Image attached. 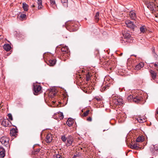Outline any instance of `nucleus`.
Masks as SVG:
<instances>
[{
    "label": "nucleus",
    "mask_w": 158,
    "mask_h": 158,
    "mask_svg": "<svg viewBox=\"0 0 158 158\" xmlns=\"http://www.w3.org/2000/svg\"><path fill=\"white\" fill-rule=\"evenodd\" d=\"M127 99L128 101H133L136 103H139L141 104H143L144 103V99L141 96H134L132 95L128 96Z\"/></svg>",
    "instance_id": "nucleus-1"
},
{
    "label": "nucleus",
    "mask_w": 158,
    "mask_h": 158,
    "mask_svg": "<svg viewBox=\"0 0 158 158\" xmlns=\"http://www.w3.org/2000/svg\"><path fill=\"white\" fill-rule=\"evenodd\" d=\"M66 28L70 31H77L78 28V25L73 23L70 22L66 24Z\"/></svg>",
    "instance_id": "nucleus-2"
},
{
    "label": "nucleus",
    "mask_w": 158,
    "mask_h": 158,
    "mask_svg": "<svg viewBox=\"0 0 158 158\" xmlns=\"http://www.w3.org/2000/svg\"><path fill=\"white\" fill-rule=\"evenodd\" d=\"M61 52L60 54L63 58H67L70 55L69 50L67 46L63 47L61 49Z\"/></svg>",
    "instance_id": "nucleus-3"
},
{
    "label": "nucleus",
    "mask_w": 158,
    "mask_h": 158,
    "mask_svg": "<svg viewBox=\"0 0 158 158\" xmlns=\"http://www.w3.org/2000/svg\"><path fill=\"white\" fill-rule=\"evenodd\" d=\"M42 87L39 84H35L33 85V93L35 95H37L42 92Z\"/></svg>",
    "instance_id": "nucleus-4"
},
{
    "label": "nucleus",
    "mask_w": 158,
    "mask_h": 158,
    "mask_svg": "<svg viewBox=\"0 0 158 158\" xmlns=\"http://www.w3.org/2000/svg\"><path fill=\"white\" fill-rule=\"evenodd\" d=\"M112 103L116 106L121 105L123 104L122 99L120 97L115 96L112 98Z\"/></svg>",
    "instance_id": "nucleus-5"
},
{
    "label": "nucleus",
    "mask_w": 158,
    "mask_h": 158,
    "mask_svg": "<svg viewBox=\"0 0 158 158\" xmlns=\"http://www.w3.org/2000/svg\"><path fill=\"white\" fill-rule=\"evenodd\" d=\"M81 72L82 73H84L85 75V80L86 81H89L90 80V78L92 76L91 73H87V71L85 69H80V73Z\"/></svg>",
    "instance_id": "nucleus-6"
},
{
    "label": "nucleus",
    "mask_w": 158,
    "mask_h": 158,
    "mask_svg": "<svg viewBox=\"0 0 158 158\" xmlns=\"http://www.w3.org/2000/svg\"><path fill=\"white\" fill-rule=\"evenodd\" d=\"M0 141L2 144L6 147L9 144V139L7 137L3 136L0 138Z\"/></svg>",
    "instance_id": "nucleus-7"
},
{
    "label": "nucleus",
    "mask_w": 158,
    "mask_h": 158,
    "mask_svg": "<svg viewBox=\"0 0 158 158\" xmlns=\"http://www.w3.org/2000/svg\"><path fill=\"white\" fill-rule=\"evenodd\" d=\"M150 150L153 155H156L158 153V145H152Z\"/></svg>",
    "instance_id": "nucleus-8"
},
{
    "label": "nucleus",
    "mask_w": 158,
    "mask_h": 158,
    "mask_svg": "<svg viewBox=\"0 0 158 158\" xmlns=\"http://www.w3.org/2000/svg\"><path fill=\"white\" fill-rule=\"evenodd\" d=\"M146 2L147 3V6L148 8L150 10L152 11L155 10V6L153 2H151L148 1H146Z\"/></svg>",
    "instance_id": "nucleus-9"
},
{
    "label": "nucleus",
    "mask_w": 158,
    "mask_h": 158,
    "mask_svg": "<svg viewBox=\"0 0 158 158\" xmlns=\"http://www.w3.org/2000/svg\"><path fill=\"white\" fill-rule=\"evenodd\" d=\"M73 138L71 135H69L67 137V142L66 145L67 147H69L71 146L73 142Z\"/></svg>",
    "instance_id": "nucleus-10"
},
{
    "label": "nucleus",
    "mask_w": 158,
    "mask_h": 158,
    "mask_svg": "<svg viewBox=\"0 0 158 158\" xmlns=\"http://www.w3.org/2000/svg\"><path fill=\"white\" fill-rule=\"evenodd\" d=\"M125 23L127 27L130 28L132 29H134L135 27V25L134 24L133 22L130 20L126 21Z\"/></svg>",
    "instance_id": "nucleus-11"
},
{
    "label": "nucleus",
    "mask_w": 158,
    "mask_h": 158,
    "mask_svg": "<svg viewBox=\"0 0 158 158\" xmlns=\"http://www.w3.org/2000/svg\"><path fill=\"white\" fill-rule=\"evenodd\" d=\"M123 37L128 40H130L131 41H132L133 38L131 37L129 32H125L123 34Z\"/></svg>",
    "instance_id": "nucleus-12"
},
{
    "label": "nucleus",
    "mask_w": 158,
    "mask_h": 158,
    "mask_svg": "<svg viewBox=\"0 0 158 158\" xmlns=\"http://www.w3.org/2000/svg\"><path fill=\"white\" fill-rule=\"evenodd\" d=\"M150 75L151 77L152 80H155L156 78V73L155 71L152 70H150Z\"/></svg>",
    "instance_id": "nucleus-13"
},
{
    "label": "nucleus",
    "mask_w": 158,
    "mask_h": 158,
    "mask_svg": "<svg viewBox=\"0 0 158 158\" xmlns=\"http://www.w3.org/2000/svg\"><path fill=\"white\" fill-rule=\"evenodd\" d=\"M129 16L132 20H135L136 18V14L134 11H130L129 12Z\"/></svg>",
    "instance_id": "nucleus-14"
},
{
    "label": "nucleus",
    "mask_w": 158,
    "mask_h": 158,
    "mask_svg": "<svg viewBox=\"0 0 158 158\" xmlns=\"http://www.w3.org/2000/svg\"><path fill=\"white\" fill-rule=\"evenodd\" d=\"M139 144L136 142L134 143H132L131 145V148L132 149H135L137 150H139L140 149V148L139 147Z\"/></svg>",
    "instance_id": "nucleus-15"
},
{
    "label": "nucleus",
    "mask_w": 158,
    "mask_h": 158,
    "mask_svg": "<svg viewBox=\"0 0 158 158\" xmlns=\"http://www.w3.org/2000/svg\"><path fill=\"white\" fill-rule=\"evenodd\" d=\"M17 129L15 128H12L10 131V135L12 136H16L17 135Z\"/></svg>",
    "instance_id": "nucleus-16"
},
{
    "label": "nucleus",
    "mask_w": 158,
    "mask_h": 158,
    "mask_svg": "<svg viewBox=\"0 0 158 158\" xmlns=\"http://www.w3.org/2000/svg\"><path fill=\"white\" fill-rule=\"evenodd\" d=\"M5 156V151L2 147L0 146V157H4Z\"/></svg>",
    "instance_id": "nucleus-17"
},
{
    "label": "nucleus",
    "mask_w": 158,
    "mask_h": 158,
    "mask_svg": "<svg viewBox=\"0 0 158 158\" xmlns=\"http://www.w3.org/2000/svg\"><path fill=\"white\" fill-rule=\"evenodd\" d=\"M9 121L8 119H4L1 123V125L4 127H7L9 126Z\"/></svg>",
    "instance_id": "nucleus-18"
},
{
    "label": "nucleus",
    "mask_w": 158,
    "mask_h": 158,
    "mask_svg": "<svg viewBox=\"0 0 158 158\" xmlns=\"http://www.w3.org/2000/svg\"><path fill=\"white\" fill-rule=\"evenodd\" d=\"M52 140V137L51 134H48L46 137L45 141L47 143H50Z\"/></svg>",
    "instance_id": "nucleus-19"
},
{
    "label": "nucleus",
    "mask_w": 158,
    "mask_h": 158,
    "mask_svg": "<svg viewBox=\"0 0 158 158\" xmlns=\"http://www.w3.org/2000/svg\"><path fill=\"white\" fill-rule=\"evenodd\" d=\"M40 149H37L35 151H33L31 152L32 154L35 155H37V156L40 155L39 157H36L37 158H41L40 156Z\"/></svg>",
    "instance_id": "nucleus-20"
},
{
    "label": "nucleus",
    "mask_w": 158,
    "mask_h": 158,
    "mask_svg": "<svg viewBox=\"0 0 158 158\" xmlns=\"http://www.w3.org/2000/svg\"><path fill=\"white\" fill-rule=\"evenodd\" d=\"M120 40L121 43L123 44H126L127 43H131L132 42L130 40H128L123 37Z\"/></svg>",
    "instance_id": "nucleus-21"
},
{
    "label": "nucleus",
    "mask_w": 158,
    "mask_h": 158,
    "mask_svg": "<svg viewBox=\"0 0 158 158\" xmlns=\"http://www.w3.org/2000/svg\"><path fill=\"white\" fill-rule=\"evenodd\" d=\"M73 119L71 118H69L66 122V124L69 127H70L73 124Z\"/></svg>",
    "instance_id": "nucleus-22"
},
{
    "label": "nucleus",
    "mask_w": 158,
    "mask_h": 158,
    "mask_svg": "<svg viewBox=\"0 0 158 158\" xmlns=\"http://www.w3.org/2000/svg\"><path fill=\"white\" fill-rule=\"evenodd\" d=\"M139 30L141 33H144L147 31L146 27L145 26H143L140 27Z\"/></svg>",
    "instance_id": "nucleus-23"
},
{
    "label": "nucleus",
    "mask_w": 158,
    "mask_h": 158,
    "mask_svg": "<svg viewBox=\"0 0 158 158\" xmlns=\"http://www.w3.org/2000/svg\"><path fill=\"white\" fill-rule=\"evenodd\" d=\"M3 47V48L6 51H9L11 48L10 45L9 44H5Z\"/></svg>",
    "instance_id": "nucleus-24"
},
{
    "label": "nucleus",
    "mask_w": 158,
    "mask_h": 158,
    "mask_svg": "<svg viewBox=\"0 0 158 158\" xmlns=\"http://www.w3.org/2000/svg\"><path fill=\"white\" fill-rule=\"evenodd\" d=\"M143 66L144 64L143 63H139L138 65L136 66L135 68V70H138L142 68L143 67Z\"/></svg>",
    "instance_id": "nucleus-25"
},
{
    "label": "nucleus",
    "mask_w": 158,
    "mask_h": 158,
    "mask_svg": "<svg viewBox=\"0 0 158 158\" xmlns=\"http://www.w3.org/2000/svg\"><path fill=\"white\" fill-rule=\"evenodd\" d=\"M56 62V61L55 59H50L48 61L49 64L50 66H53L55 64Z\"/></svg>",
    "instance_id": "nucleus-26"
},
{
    "label": "nucleus",
    "mask_w": 158,
    "mask_h": 158,
    "mask_svg": "<svg viewBox=\"0 0 158 158\" xmlns=\"http://www.w3.org/2000/svg\"><path fill=\"white\" fill-rule=\"evenodd\" d=\"M79 72H77L74 75L75 78L76 79V82L77 83V84L78 86V83L79 81Z\"/></svg>",
    "instance_id": "nucleus-27"
},
{
    "label": "nucleus",
    "mask_w": 158,
    "mask_h": 158,
    "mask_svg": "<svg viewBox=\"0 0 158 158\" xmlns=\"http://www.w3.org/2000/svg\"><path fill=\"white\" fill-rule=\"evenodd\" d=\"M62 153H59L58 152L57 154H55L53 156V158H62V156L61 155Z\"/></svg>",
    "instance_id": "nucleus-28"
},
{
    "label": "nucleus",
    "mask_w": 158,
    "mask_h": 158,
    "mask_svg": "<svg viewBox=\"0 0 158 158\" xmlns=\"http://www.w3.org/2000/svg\"><path fill=\"white\" fill-rule=\"evenodd\" d=\"M144 139L143 136H140L138 137L136 139V142H142Z\"/></svg>",
    "instance_id": "nucleus-29"
},
{
    "label": "nucleus",
    "mask_w": 158,
    "mask_h": 158,
    "mask_svg": "<svg viewBox=\"0 0 158 158\" xmlns=\"http://www.w3.org/2000/svg\"><path fill=\"white\" fill-rule=\"evenodd\" d=\"M28 6L25 3H23V8L25 11H27L28 10Z\"/></svg>",
    "instance_id": "nucleus-30"
},
{
    "label": "nucleus",
    "mask_w": 158,
    "mask_h": 158,
    "mask_svg": "<svg viewBox=\"0 0 158 158\" xmlns=\"http://www.w3.org/2000/svg\"><path fill=\"white\" fill-rule=\"evenodd\" d=\"M37 3L38 5V9L40 10L42 9L43 7V6L42 5V0L38 1Z\"/></svg>",
    "instance_id": "nucleus-31"
},
{
    "label": "nucleus",
    "mask_w": 158,
    "mask_h": 158,
    "mask_svg": "<svg viewBox=\"0 0 158 158\" xmlns=\"http://www.w3.org/2000/svg\"><path fill=\"white\" fill-rule=\"evenodd\" d=\"M138 122L139 123H143L146 121V120L144 118L139 117L137 119Z\"/></svg>",
    "instance_id": "nucleus-32"
},
{
    "label": "nucleus",
    "mask_w": 158,
    "mask_h": 158,
    "mask_svg": "<svg viewBox=\"0 0 158 158\" xmlns=\"http://www.w3.org/2000/svg\"><path fill=\"white\" fill-rule=\"evenodd\" d=\"M61 2L63 4V5L65 7H68V0H60Z\"/></svg>",
    "instance_id": "nucleus-33"
},
{
    "label": "nucleus",
    "mask_w": 158,
    "mask_h": 158,
    "mask_svg": "<svg viewBox=\"0 0 158 158\" xmlns=\"http://www.w3.org/2000/svg\"><path fill=\"white\" fill-rule=\"evenodd\" d=\"M99 13L98 12L96 13L95 15V17H94L95 19V20L97 22L99 20Z\"/></svg>",
    "instance_id": "nucleus-34"
},
{
    "label": "nucleus",
    "mask_w": 158,
    "mask_h": 158,
    "mask_svg": "<svg viewBox=\"0 0 158 158\" xmlns=\"http://www.w3.org/2000/svg\"><path fill=\"white\" fill-rule=\"evenodd\" d=\"M61 139L63 142H65L67 140V137H66L64 135H62L61 137Z\"/></svg>",
    "instance_id": "nucleus-35"
},
{
    "label": "nucleus",
    "mask_w": 158,
    "mask_h": 158,
    "mask_svg": "<svg viewBox=\"0 0 158 158\" xmlns=\"http://www.w3.org/2000/svg\"><path fill=\"white\" fill-rule=\"evenodd\" d=\"M89 111V110H86L83 113L81 116L83 117L86 116L88 115Z\"/></svg>",
    "instance_id": "nucleus-36"
},
{
    "label": "nucleus",
    "mask_w": 158,
    "mask_h": 158,
    "mask_svg": "<svg viewBox=\"0 0 158 158\" xmlns=\"http://www.w3.org/2000/svg\"><path fill=\"white\" fill-rule=\"evenodd\" d=\"M151 50H152V54H153V56H154L156 57V53L155 52V50L154 48V47H153L152 48Z\"/></svg>",
    "instance_id": "nucleus-37"
},
{
    "label": "nucleus",
    "mask_w": 158,
    "mask_h": 158,
    "mask_svg": "<svg viewBox=\"0 0 158 158\" xmlns=\"http://www.w3.org/2000/svg\"><path fill=\"white\" fill-rule=\"evenodd\" d=\"M59 116L60 117V119H63L64 118L63 113L62 112H60L58 113Z\"/></svg>",
    "instance_id": "nucleus-38"
},
{
    "label": "nucleus",
    "mask_w": 158,
    "mask_h": 158,
    "mask_svg": "<svg viewBox=\"0 0 158 158\" xmlns=\"http://www.w3.org/2000/svg\"><path fill=\"white\" fill-rule=\"evenodd\" d=\"M63 98L64 99H65L66 100V99H68L67 98V95L66 93H64L63 94Z\"/></svg>",
    "instance_id": "nucleus-39"
},
{
    "label": "nucleus",
    "mask_w": 158,
    "mask_h": 158,
    "mask_svg": "<svg viewBox=\"0 0 158 158\" xmlns=\"http://www.w3.org/2000/svg\"><path fill=\"white\" fill-rule=\"evenodd\" d=\"M26 15L25 14H22L20 15V17L22 19H24L26 18Z\"/></svg>",
    "instance_id": "nucleus-40"
},
{
    "label": "nucleus",
    "mask_w": 158,
    "mask_h": 158,
    "mask_svg": "<svg viewBox=\"0 0 158 158\" xmlns=\"http://www.w3.org/2000/svg\"><path fill=\"white\" fill-rule=\"evenodd\" d=\"M50 2L52 5L55 4V0H50Z\"/></svg>",
    "instance_id": "nucleus-41"
},
{
    "label": "nucleus",
    "mask_w": 158,
    "mask_h": 158,
    "mask_svg": "<svg viewBox=\"0 0 158 158\" xmlns=\"http://www.w3.org/2000/svg\"><path fill=\"white\" fill-rule=\"evenodd\" d=\"M7 116H8V117H9V119L10 120H13V118H12V115L11 114H10V113L8 114L7 115Z\"/></svg>",
    "instance_id": "nucleus-42"
},
{
    "label": "nucleus",
    "mask_w": 158,
    "mask_h": 158,
    "mask_svg": "<svg viewBox=\"0 0 158 158\" xmlns=\"http://www.w3.org/2000/svg\"><path fill=\"white\" fill-rule=\"evenodd\" d=\"M94 99H95L98 102H100L101 101V99L99 97H96L94 98Z\"/></svg>",
    "instance_id": "nucleus-43"
},
{
    "label": "nucleus",
    "mask_w": 158,
    "mask_h": 158,
    "mask_svg": "<svg viewBox=\"0 0 158 158\" xmlns=\"http://www.w3.org/2000/svg\"><path fill=\"white\" fill-rule=\"evenodd\" d=\"M50 97H52V98H53L56 95V94L55 93L52 92L50 94Z\"/></svg>",
    "instance_id": "nucleus-44"
},
{
    "label": "nucleus",
    "mask_w": 158,
    "mask_h": 158,
    "mask_svg": "<svg viewBox=\"0 0 158 158\" xmlns=\"http://www.w3.org/2000/svg\"><path fill=\"white\" fill-rule=\"evenodd\" d=\"M87 120L89 122H91L92 120V118L91 117H89L87 118Z\"/></svg>",
    "instance_id": "nucleus-45"
},
{
    "label": "nucleus",
    "mask_w": 158,
    "mask_h": 158,
    "mask_svg": "<svg viewBox=\"0 0 158 158\" xmlns=\"http://www.w3.org/2000/svg\"><path fill=\"white\" fill-rule=\"evenodd\" d=\"M73 158H79V156H78V154H76V155H74Z\"/></svg>",
    "instance_id": "nucleus-46"
},
{
    "label": "nucleus",
    "mask_w": 158,
    "mask_h": 158,
    "mask_svg": "<svg viewBox=\"0 0 158 158\" xmlns=\"http://www.w3.org/2000/svg\"><path fill=\"white\" fill-rule=\"evenodd\" d=\"M96 55H98L99 54V51L98 50L96 49Z\"/></svg>",
    "instance_id": "nucleus-47"
},
{
    "label": "nucleus",
    "mask_w": 158,
    "mask_h": 158,
    "mask_svg": "<svg viewBox=\"0 0 158 158\" xmlns=\"http://www.w3.org/2000/svg\"><path fill=\"white\" fill-rule=\"evenodd\" d=\"M81 88V90L82 91H84V92H85L86 93L87 92V91H85V90H83L81 88Z\"/></svg>",
    "instance_id": "nucleus-48"
},
{
    "label": "nucleus",
    "mask_w": 158,
    "mask_h": 158,
    "mask_svg": "<svg viewBox=\"0 0 158 158\" xmlns=\"http://www.w3.org/2000/svg\"><path fill=\"white\" fill-rule=\"evenodd\" d=\"M154 66L155 67H157L158 66L157 64H156V63H155L154 64Z\"/></svg>",
    "instance_id": "nucleus-49"
},
{
    "label": "nucleus",
    "mask_w": 158,
    "mask_h": 158,
    "mask_svg": "<svg viewBox=\"0 0 158 158\" xmlns=\"http://www.w3.org/2000/svg\"><path fill=\"white\" fill-rule=\"evenodd\" d=\"M107 86H105V89H104L105 90L106 89H107Z\"/></svg>",
    "instance_id": "nucleus-50"
},
{
    "label": "nucleus",
    "mask_w": 158,
    "mask_h": 158,
    "mask_svg": "<svg viewBox=\"0 0 158 158\" xmlns=\"http://www.w3.org/2000/svg\"><path fill=\"white\" fill-rule=\"evenodd\" d=\"M108 129H106L103 130V131L104 132V131H107V130Z\"/></svg>",
    "instance_id": "nucleus-51"
},
{
    "label": "nucleus",
    "mask_w": 158,
    "mask_h": 158,
    "mask_svg": "<svg viewBox=\"0 0 158 158\" xmlns=\"http://www.w3.org/2000/svg\"><path fill=\"white\" fill-rule=\"evenodd\" d=\"M35 5L34 4H33V5H32V7H35Z\"/></svg>",
    "instance_id": "nucleus-52"
},
{
    "label": "nucleus",
    "mask_w": 158,
    "mask_h": 158,
    "mask_svg": "<svg viewBox=\"0 0 158 158\" xmlns=\"http://www.w3.org/2000/svg\"><path fill=\"white\" fill-rule=\"evenodd\" d=\"M157 114H158V110H157Z\"/></svg>",
    "instance_id": "nucleus-53"
},
{
    "label": "nucleus",
    "mask_w": 158,
    "mask_h": 158,
    "mask_svg": "<svg viewBox=\"0 0 158 158\" xmlns=\"http://www.w3.org/2000/svg\"><path fill=\"white\" fill-rule=\"evenodd\" d=\"M80 77H79L80 79L81 77H80Z\"/></svg>",
    "instance_id": "nucleus-54"
},
{
    "label": "nucleus",
    "mask_w": 158,
    "mask_h": 158,
    "mask_svg": "<svg viewBox=\"0 0 158 158\" xmlns=\"http://www.w3.org/2000/svg\"><path fill=\"white\" fill-rule=\"evenodd\" d=\"M81 150H82V148H81Z\"/></svg>",
    "instance_id": "nucleus-55"
}]
</instances>
